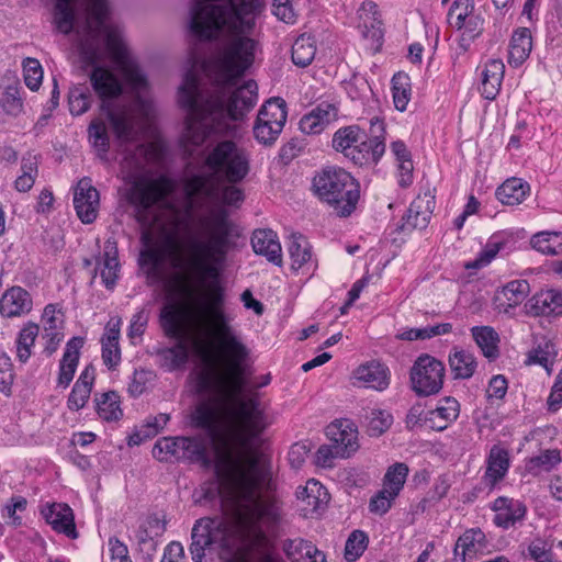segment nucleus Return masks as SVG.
Masks as SVG:
<instances>
[{
    "mask_svg": "<svg viewBox=\"0 0 562 562\" xmlns=\"http://www.w3.org/2000/svg\"><path fill=\"white\" fill-rule=\"evenodd\" d=\"M263 0H194L190 32L200 41L223 35L221 46L203 69L212 90L205 93L199 78V58H188V69L178 91V101L187 111L182 142L198 147L213 133L227 127V119L241 120L257 103V83L238 80L255 61L257 42L251 34Z\"/></svg>",
    "mask_w": 562,
    "mask_h": 562,
    "instance_id": "f257e3e1",
    "label": "nucleus"
},
{
    "mask_svg": "<svg viewBox=\"0 0 562 562\" xmlns=\"http://www.w3.org/2000/svg\"><path fill=\"white\" fill-rule=\"evenodd\" d=\"M267 479L268 472L256 458L248 470L224 462L214 465V481L203 487V497L228 503L232 515L195 521L189 547L193 562H212L214 555L231 562L244 554H252L257 562H283L269 539L281 520L280 503L257 495Z\"/></svg>",
    "mask_w": 562,
    "mask_h": 562,
    "instance_id": "f03ea898",
    "label": "nucleus"
},
{
    "mask_svg": "<svg viewBox=\"0 0 562 562\" xmlns=\"http://www.w3.org/2000/svg\"><path fill=\"white\" fill-rule=\"evenodd\" d=\"M201 237L191 234L183 239L184 258L178 259L177 267L193 274L200 284L206 285L210 303L202 304L194 315L193 327L196 336L192 340L194 353L204 363L203 369L213 368L212 339L216 340L226 370L218 378L231 386L233 392H243L246 386L244 363L249 357V349L243 342L237 330L232 326L233 317L227 314L225 290L220 282L227 254L233 246L234 224L227 211L220 210L209 216L196 220Z\"/></svg>",
    "mask_w": 562,
    "mask_h": 562,
    "instance_id": "7ed1b4c3",
    "label": "nucleus"
},
{
    "mask_svg": "<svg viewBox=\"0 0 562 562\" xmlns=\"http://www.w3.org/2000/svg\"><path fill=\"white\" fill-rule=\"evenodd\" d=\"M195 392L210 397L193 407L189 423L192 428L204 430L206 436L164 437L157 440L153 457L158 461L167 462L175 458L210 468L209 443L231 442L235 448L246 450L269 426L258 394L243 397V392H233L210 368L196 373Z\"/></svg>",
    "mask_w": 562,
    "mask_h": 562,
    "instance_id": "20e7f679",
    "label": "nucleus"
},
{
    "mask_svg": "<svg viewBox=\"0 0 562 562\" xmlns=\"http://www.w3.org/2000/svg\"><path fill=\"white\" fill-rule=\"evenodd\" d=\"M108 0H56L53 7V24L65 35L76 32L82 60L92 69L101 67L102 37L106 49L117 60L126 56L119 27L108 23Z\"/></svg>",
    "mask_w": 562,
    "mask_h": 562,
    "instance_id": "39448f33",
    "label": "nucleus"
},
{
    "mask_svg": "<svg viewBox=\"0 0 562 562\" xmlns=\"http://www.w3.org/2000/svg\"><path fill=\"white\" fill-rule=\"evenodd\" d=\"M215 173H193L183 183L184 213L189 222L183 223L184 238L191 234L201 237L196 220L209 216L223 207L212 210L220 201L228 206H238L245 199L244 191L236 183L223 184ZM224 211H226L224 209Z\"/></svg>",
    "mask_w": 562,
    "mask_h": 562,
    "instance_id": "423d86ee",
    "label": "nucleus"
},
{
    "mask_svg": "<svg viewBox=\"0 0 562 562\" xmlns=\"http://www.w3.org/2000/svg\"><path fill=\"white\" fill-rule=\"evenodd\" d=\"M313 189L322 202L331 206L340 217L356 210L360 198L358 181L345 169L326 167L313 178Z\"/></svg>",
    "mask_w": 562,
    "mask_h": 562,
    "instance_id": "0eeeda50",
    "label": "nucleus"
},
{
    "mask_svg": "<svg viewBox=\"0 0 562 562\" xmlns=\"http://www.w3.org/2000/svg\"><path fill=\"white\" fill-rule=\"evenodd\" d=\"M89 79L116 139L121 143L133 142L136 138L133 116L125 108H112L109 102L121 95L123 90L116 76L104 67H95L89 74Z\"/></svg>",
    "mask_w": 562,
    "mask_h": 562,
    "instance_id": "6e6552de",
    "label": "nucleus"
},
{
    "mask_svg": "<svg viewBox=\"0 0 562 562\" xmlns=\"http://www.w3.org/2000/svg\"><path fill=\"white\" fill-rule=\"evenodd\" d=\"M204 166L227 183H240L250 172V154L231 139L217 142L210 148Z\"/></svg>",
    "mask_w": 562,
    "mask_h": 562,
    "instance_id": "1a4fd4ad",
    "label": "nucleus"
},
{
    "mask_svg": "<svg viewBox=\"0 0 562 562\" xmlns=\"http://www.w3.org/2000/svg\"><path fill=\"white\" fill-rule=\"evenodd\" d=\"M171 190V182L164 177L157 180H135L127 191L126 199L134 206L137 222L148 225L156 220L153 207L165 202Z\"/></svg>",
    "mask_w": 562,
    "mask_h": 562,
    "instance_id": "9d476101",
    "label": "nucleus"
},
{
    "mask_svg": "<svg viewBox=\"0 0 562 562\" xmlns=\"http://www.w3.org/2000/svg\"><path fill=\"white\" fill-rule=\"evenodd\" d=\"M445 366L429 355L419 356L411 368L412 390L418 396H430L440 392L443 385Z\"/></svg>",
    "mask_w": 562,
    "mask_h": 562,
    "instance_id": "9b49d317",
    "label": "nucleus"
},
{
    "mask_svg": "<svg viewBox=\"0 0 562 562\" xmlns=\"http://www.w3.org/2000/svg\"><path fill=\"white\" fill-rule=\"evenodd\" d=\"M99 202V191L91 186V180L89 178L81 179L75 189L74 205L82 223L91 224L94 222Z\"/></svg>",
    "mask_w": 562,
    "mask_h": 562,
    "instance_id": "f8f14e48",
    "label": "nucleus"
},
{
    "mask_svg": "<svg viewBox=\"0 0 562 562\" xmlns=\"http://www.w3.org/2000/svg\"><path fill=\"white\" fill-rule=\"evenodd\" d=\"M41 514L55 531L64 533L70 539H76L78 537L74 513L67 504H47L42 508Z\"/></svg>",
    "mask_w": 562,
    "mask_h": 562,
    "instance_id": "ddd939ff",
    "label": "nucleus"
},
{
    "mask_svg": "<svg viewBox=\"0 0 562 562\" xmlns=\"http://www.w3.org/2000/svg\"><path fill=\"white\" fill-rule=\"evenodd\" d=\"M491 508L495 512L493 522L503 529H509L522 521L527 514V507L522 502L505 496L497 497Z\"/></svg>",
    "mask_w": 562,
    "mask_h": 562,
    "instance_id": "4468645a",
    "label": "nucleus"
},
{
    "mask_svg": "<svg viewBox=\"0 0 562 562\" xmlns=\"http://www.w3.org/2000/svg\"><path fill=\"white\" fill-rule=\"evenodd\" d=\"M359 29L366 40L371 41V48L379 50L382 45V22L378 11V4L371 0L364 1L358 10Z\"/></svg>",
    "mask_w": 562,
    "mask_h": 562,
    "instance_id": "2eb2a0df",
    "label": "nucleus"
},
{
    "mask_svg": "<svg viewBox=\"0 0 562 562\" xmlns=\"http://www.w3.org/2000/svg\"><path fill=\"white\" fill-rule=\"evenodd\" d=\"M328 438L334 446L340 451V458H348L352 452L357 451L358 431L353 424L349 420H336L327 427Z\"/></svg>",
    "mask_w": 562,
    "mask_h": 562,
    "instance_id": "dca6fc26",
    "label": "nucleus"
},
{
    "mask_svg": "<svg viewBox=\"0 0 562 562\" xmlns=\"http://www.w3.org/2000/svg\"><path fill=\"white\" fill-rule=\"evenodd\" d=\"M296 496L304 503L305 516L319 514L329 502L327 490L316 480H310L304 487H299Z\"/></svg>",
    "mask_w": 562,
    "mask_h": 562,
    "instance_id": "f3484780",
    "label": "nucleus"
},
{
    "mask_svg": "<svg viewBox=\"0 0 562 562\" xmlns=\"http://www.w3.org/2000/svg\"><path fill=\"white\" fill-rule=\"evenodd\" d=\"M33 306L30 293L21 286L8 289L0 299V314L4 317H15L27 314Z\"/></svg>",
    "mask_w": 562,
    "mask_h": 562,
    "instance_id": "a211bd4d",
    "label": "nucleus"
},
{
    "mask_svg": "<svg viewBox=\"0 0 562 562\" xmlns=\"http://www.w3.org/2000/svg\"><path fill=\"white\" fill-rule=\"evenodd\" d=\"M530 292L526 280H513L495 293L494 304L499 312L508 313L521 304Z\"/></svg>",
    "mask_w": 562,
    "mask_h": 562,
    "instance_id": "6ab92c4d",
    "label": "nucleus"
},
{
    "mask_svg": "<svg viewBox=\"0 0 562 562\" xmlns=\"http://www.w3.org/2000/svg\"><path fill=\"white\" fill-rule=\"evenodd\" d=\"M435 207L434 195L425 193L418 195L409 205L406 214L403 216V227L407 228H425L430 220Z\"/></svg>",
    "mask_w": 562,
    "mask_h": 562,
    "instance_id": "aec40b11",
    "label": "nucleus"
},
{
    "mask_svg": "<svg viewBox=\"0 0 562 562\" xmlns=\"http://www.w3.org/2000/svg\"><path fill=\"white\" fill-rule=\"evenodd\" d=\"M251 246L257 255L265 256L276 266L282 265L281 245L272 229H256L251 236Z\"/></svg>",
    "mask_w": 562,
    "mask_h": 562,
    "instance_id": "412c9836",
    "label": "nucleus"
},
{
    "mask_svg": "<svg viewBox=\"0 0 562 562\" xmlns=\"http://www.w3.org/2000/svg\"><path fill=\"white\" fill-rule=\"evenodd\" d=\"M337 109L334 104L323 102L300 120V130L305 134H319L336 120Z\"/></svg>",
    "mask_w": 562,
    "mask_h": 562,
    "instance_id": "4be33fe9",
    "label": "nucleus"
},
{
    "mask_svg": "<svg viewBox=\"0 0 562 562\" xmlns=\"http://www.w3.org/2000/svg\"><path fill=\"white\" fill-rule=\"evenodd\" d=\"M353 378L364 387L385 390L390 384L389 369L379 362H368L353 371Z\"/></svg>",
    "mask_w": 562,
    "mask_h": 562,
    "instance_id": "5701e85b",
    "label": "nucleus"
},
{
    "mask_svg": "<svg viewBox=\"0 0 562 562\" xmlns=\"http://www.w3.org/2000/svg\"><path fill=\"white\" fill-rule=\"evenodd\" d=\"M55 305L48 304L43 313V338L46 339L44 352L50 357L64 339L63 321L55 316Z\"/></svg>",
    "mask_w": 562,
    "mask_h": 562,
    "instance_id": "b1692460",
    "label": "nucleus"
},
{
    "mask_svg": "<svg viewBox=\"0 0 562 562\" xmlns=\"http://www.w3.org/2000/svg\"><path fill=\"white\" fill-rule=\"evenodd\" d=\"M83 346L82 337H72L66 345L65 352L59 363L58 384L67 387L74 379L80 349Z\"/></svg>",
    "mask_w": 562,
    "mask_h": 562,
    "instance_id": "393cba45",
    "label": "nucleus"
},
{
    "mask_svg": "<svg viewBox=\"0 0 562 562\" xmlns=\"http://www.w3.org/2000/svg\"><path fill=\"white\" fill-rule=\"evenodd\" d=\"M364 137H367V135L363 133L360 140L350 149V153L347 154V158L360 167L376 165L385 151V144H373L364 139Z\"/></svg>",
    "mask_w": 562,
    "mask_h": 562,
    "instance_id": "a878e982",
    "label": "nucleus"
},
{
    "mask_svg": "<svg viewBox=\"0 0 562 562\" xmlns=\"http://www.w3.org/2000/svg\"><path fill=\"white\" fill-rule=\"evenodd\" d=\"M95 378V370L92 364H88L80 373L76 381L70 395L68 397V407L71 411H79L88 402L93 382Z\"/></svg>",
    "mask_w": 562,
    "mask_h": 562,
    "instance_id": "bb28decb",
    "label": "nucleus"
},
{
    "mask_svg": "<svg viewBox=\"0 0 562 562\" xmlns=\"http://www.w3.org/2000/svg\"><path fill=\"white\" fill-rule=\"evenodd\" d=\"M460 413L459 402L453 397H445L441 404L427 413L425 420L429 423V427L438 431H442L448 424L456 420Z\"/></svg>",
    "mask_w": 562,
    "mask_h": 562,
    "instance_id": "cd10ccee",
    "label": "nucleus"
},
{
    "mask_svg": "<svg viewBox=\"0 0 562 562\" xmlns=\"http://www.w3.org/2000/svg\"><path fill=\"white\" fill-rule=\"evenodd\" d=\"M505 74V65L501 59H491L482 72L481 91L486 100H494L499 92Z\"/></svg>",
    "mask_w": 562,
    "mask_h": 562,
    "instance_id": "c85d7f7f",
    "label": "nucleus"
},
{
    "mask_svg": "<svg viewBox=\"0 0 562 562\" xmlns=\"http://www.w3.org/2000/svg\"><path fill=\"white\" fill-rule=\"evenodd\" d=\"M532 48L531 32L528 27L517 29L512 36L508 52L510 66L519 67L529 57Z\"/></svg>",
    "mask_w": 562,
    "mask_h": 562,
    "instance_id": "c756f323",
    "label": "nucleus"
},
{
    "mask_svg": "<svg viewBox=\"0 0 562 562\" xmlns=\"http://www.w3.org/2000/svg\"><path fill=\"white\" fill-rule=\"evenodd\" d=\"M485 542V535L480 528L469 529L459 537L453 550L454 557L464 562L467 557H473L483 549Z\"/></svg>",
    "mask_w": 562,
    "mask_h": 562,
    "instance_id": "7c9ffc66",
    "label": "nucleus"
},
{
    "mask_svg": "<svg viewBox=\"0 0 562 562\" xmlns=\"http://www.w3.org/2000/svg\"><path fill=\"white\" fill-rule=\"evenodd\" d=\"M119 269L116 243L109 239L104 245L102 267H100V276L106 289L111 290L115 286Z\"/></svg>",
    "mask_w": 562,
    "mask_h": 562,
    "instance_id": "2f4dec72",
    "label": "nucleus"
},
{
    "mask_svg": "<svg viewBox=\"0 0 562 562\" xmlns=\"http://www.w3.org/2000/svg\"><path fill=\"white\" fill-rule=\"evenodd\" d=\"M529 190L530 187L527 182H522L518 178H512L497 188L496 198L502 204L517 205L525 200Z\"/></svg>",
    "mask_w": 562,
    "mask_h": 562,
    "instance_id": "473e14b6",
    "label": "nucleus"
},
{
    "mask_svg": "<svg viewBox=\"0 0 562 562\" xmlns=\"http://www.w3.org/2000/svg\"><path fill=\"white\" fill-rule=\"evenodd\" d=\"M448 361L453 379H470L475 372L476 361L469 351L454 348L450 352Z\"/></svg>",
    "mask_w": 562,
    "mask_h": 562,
    "instance_id": "72a5a7b5",
    "label": "nucleus"
},
{
    "mask_svg": "<svg viewBox=\"0 0 562 562\" xmlns=\"http://www.w3.org/2000/svg\"><path fill=\"white\" fill-rule=\"evenodd\" d=\"M156 356L159 359L160 367L173 371L187 363L189 352L187 345L180 339L172 347L157 349Z\"/></svg>",
    "mask_w": 562,
    "mask_h": 562,
    "instance_id": "f704fd0d",
    "label": "nucleus"
},
{
    "mask_svg": "<svg viewBox=\"0 0 562 562\" xmlns=\"http://www.w3.org/2000/svg\"><path fill=\"white\" fill-rule=\"evenodd\" d=\"M473 339L482 350V353L488 359L498 357V334L490 326H475L471 329Z\"/></svg>",
    "mask_w": 562,
    "mask_h": 562,
    "instance_id": "c9c22d12",
    "label": "nucleus"
},
{
    "mask_svg": "<svg viewBox=\"0 0 562 562\" xmlns=\"http://www.w3.org/2000/svg\"><path fill=\"white\" fill-rule=\"evenodd\" d=\"M509 467V458L506 450L493 447L490 452L485 479L494 485L502 480L507 473Z\"/></svg>",
    "mask_w": 562,
    "mask_h": 562,
    "instance_id": "e433bc0d",
    "label": "nucleus"
},
{
    "mask_svg": "<svg viewBox=\"0 0 562 562\" xmlns=\"http://www.w3.org/2000/svg\"><path fill=\"white\" fill-rule=\"evenodd\" d=\"M285 102L279 98L267 101L257 115V120L274 125V128L284 126L286 121Z\"/></svg>",
    "mask_w": 562,
    "mask_h": 562,
    "instance_id": "4c0bfd02",
    "label": "nucleus"
},
{
    "mask_svg": "<svg viewBox=\"0 0 562 562\" xmlns=\"http://www.w3.org/2000/svg\"><path fill=\"white\" fill-rule=\"evenodd\" d=\"M21 172L14 182V187L19 192H27L34 186L38 175V159L36 155L27 153L22 157Z\"/></svg>",
    "mask_w": 562,
    "mask_h": 562,
    "instance_id": "58836bf2",
    "label": "nucleus"
},
{
    "mask_svg": "<svg viewBox=\"0 0 562 562\" xmlns=\"http://www.w3.org/2000/svg\"><path fill=\"white\" fill-rule=\"evenodd\" d=\"M530 244L537 251L555 256L562 252V232H540L531 237Z\"/></svg>",
    "mask_w": 562,
    "mask_h": 562,
    "instance_id": "ea45409f",
    "label": "nucleus"
},
{
    "mask_svg": "<svg viewBox=\"0 0 562 562\" xmlns=\"http://www.w3.org/2000/svg\"><path fill=\"white\" fill-rule=\"evenodd\" d=\"M562 307V294L553 290H548L536 294L530 300V308L536 315H546L559 313L558 308Z\"/></svg>",
    "mask_w": 562,
    "mask_h": 562,
    "instance_id": "a19ab883",
    "label": "nucleus"
},
{
    "mask_svg": "<svg viewBox=\"0 0 562 562\" xmlns=\"http://www.w3.org/2000/svg\"><path fill=\"white\" fill-rule=\"evenodd\" d=\"M316 54L315 41L305 34L300 35L292 45V61L299 67L308 66Z\"/></svg>",
    "mask_w": 562,
    "mask_h": 562,
    "instance_id": "79ce46f5",
    "label": "nucleus"
},
{
    "mask_svg": "<svg viewBox=\"0 0 562 562\" xmlns=\"http://www.w3.org/2000/svg\"><path fill=\"white\" fill-rule=\"evenodd\" d=\"M293 269H300L312 258L311 246L307 239L301 234H292L288 247Z\"/></svg>",
    "mask_w": 562,
    "mask_h": 562,
    "instance_id": "37998d69",
    "label": "nucleus"
},
{
    "mask_svg": "<svg viewBox=\"0 0 562 562\" xmlns=\"http://www.w3.org/2000/svg\"><path fill=\"white\" fill-rule=\"evenodd\" d=\"M119 398L114 391L103 393L100 397L95 396L98 415L106 422L120 419L123 413L120 408Z\"/></svg>",
    "mask_w": 562,
    "mask_h": 562,
    "instance_id": "c03bdc74",
    "label": "nucleus"
},
{
    "mask_svg": "<svg viewBox=\"0 0 562 562\" xmlns=\"http://www.w3.org/2000/svg\"><path fill=\"white\" fill-rule=\"evenodd\" d=\"M88 133L92 146L97 149L98 157L102 160H106L110 138L105 123L101 119L93 120L89 125Z\"/></svg>",
    "mask_w": 562,
    "mask_h": 562,
    "instance_id": "a18cd8bd",
    "label": "nucleus"
},
{
    "mask_svg": "<svg viewBox=\"0 0 562 562\" xmlns=\"http://www.w3.org/2000/svg\"><path fill=\"white\" fill-rule=\"evenodd\" d=\"M363 132L357 125H350L339 128L333 137V147L337 151H341L345 157L350 153V149L360 140Z\"/></svg>",
    "mask_w": 562,
    "mask_h": 562,
    "instance_id": "49530a36",
    "label": "nucleus"
},
{
    "mask_svg": "<svg viewBox=\"0 0 562 562\" xmlns=\"http://www.w3.org/2000/svg\"><path fill=\"white\" fill-rule=\"evenodd\" d=\"M92 103V94L86 85H77L69 90L68 105L72 115L86 113Z\"/></svg>",
    "mask_w": 562,
    "mask_h": 562,
    "instance_id": "de8ad7c7",
    "label": "nucleus"
},
{
    "mask_svg": "<svg viewBox=\"0 0 562 562\" xmlns=\"http://www.w3.org/2000/svg\"><path fill=\"white\" fill-rule=\"evenodd\" d=\"M38 325L30 322L19 333L16 339V356L21 362H26L31 357V348L38 336Z\"/></svg>",
    "mask_w": 562,
    "mask_h": 562,
    "instance_id": "09e8293b",
    "label": "nucleus"
},
{
    "mask_svg": "<svg viewBox=\"0 0 562 562\" xmlns=\"http://www.w3.org/2000/svg\"><path fill=\"white\" fill-rule=\"evenodd\" d=\"M392 91L395 108L401 112L405 111L411 97L409 77L402 72L395 74L392 78Z\"/></svg>",
    "mask_w": 562,
    "mask_h": 562,
    "instance_id": "8fccbe9b",
    "label": "nucleus"
},
{
    "mask_svg": "<svg viewBox=\"0 0 562 562\" xmlns=\"http://www.w3.org/2000/svg\"><path fill=\"white\" fill-rule=\"evenodd\" d=\"M160 325L169 338L182 339L183 330L178 311L173 306H165L160 313Z\"/></svg>",
    "mask_w": 562,
    "mask_h": 562,
    "instance_id": "3c124183",
    "label": "nucleus"
},
{
    "mask_svg": "<svg viewBox=\"0 0 562 562\" xmlns=\"http://www.w3.org/2000/svg\"><path fill=\"white\" fill-rule=\"evenodd\" d=\"M554 346L551 341L546 340L543 344H539L537 347L532 348L527 355V364H539L543 367L547 372L550 374L552 371L553 362L550 361V357H554Z\"/></svg>",
    "mask_w": 562,
    "mask_h": 562,
    "instance_id": "603ef678",
    "label": "nucleus"
},
{
    "mask_svg": "<svg viewBox=\"0 0 562 562\" xmlns=\"http://www.w3.org/2000/svg\"><path fill=\"white\" fill-rule=\"evenodd\" d=\"M473 11L474 0H454L448 11V23L457 30H462Z\"/></svg>",
    "mask_w": 562,
    "mask_h": 562,
    "instance_id": "864d4df0",
    "label": "nucleus"
},
{
    "mask_svg": "<svg viewBox=\"0 0 562 562\" xmlns=\"http://www.w3.org/2000/svg\"><path fill=\"white\" fill-rule=\"evenodd\" d=\"M407 474L408 467L405 463H395L385 473L383 488H387L393 495H398L404 486Z\"/></svg>",
    "mask_w": 562,
    "mask_h": 562,
    "instance_id": "5fc2aeb1",
    "label": "nucleus"
},
{
    "mask_svg": "<svg viewBox=\"0 0 562 562\" xmlns=\"http://www.w3.org/2000/svg\"><path fill=\"white\" fill-rule=\"evenodd\" d=\"M368 536L364 531L361 530H353L345 546V559L348 562H355L357 559H359L368 546Z\"/></svg>",
    "mask_w": 562,
    "mask_h": 562,
    "instance_id": "6e6d98bb",
    "label": "nucleus"
},
{
    "mask_svg": "<svg viewBox=\"0 0 562 562\" xmlns=\"http://www.w3.org/2000/svg\"><path fill=\"white\" fill-rule=\"evenodd\" d=\"M367 431L372 437H379L392 425V415L384 411L373 409L367 417Z\"/></svg>",
    "mask_w": 562,
    "mask_h": 562,
    "instance_id": "4d7b16f0",
    "label": "nucleus"
},
{
    "mask_svg": "<svg viewBox=\"0 0 562 562\" xmlns=\"http://www.w3.org/2000/svg\"><path fill=\"white\" fill-rule=\"evenodd\" d=\"M283 551L292 562H299L304 554L315 553L316 547L304 539H286L283 542Z\"/></svg>",
    "mask_w": 562,
    "mask_h": 562,
    "instance_id": "13d9d810",
    "label": "nucleus"
},
{
    "mask_svg": "<svg viewBox=\"0 0 562 562\" xmlns=\"http://www.w3.org/2000/svg\"><path fill=\"white\" fill-rule=\"evenodd\" d=\"M504 247V243L496 240L493 237L484 247V249L479 254V256L471 262L465 265L467 269H480L487 266L499 252V250Z\"/></svg>",
    "mask_w": 562,
    "mask_h": 562,
    "instance_id": "bf43d9fd",
    "label": "nucleus"
},
{
    "mask_svg": "<svg viewBox=\"0 0 562 562\" xmlns=\"http://www.w3.org/2000/svg\"><path fill=\"white\" fill-rule=\"evenodd\" d=\"M483 24L484 19L480 14H474V12L465 20V24L462 26L463 33L460 40V46H462L463 49L468 48L469 42L482 34Z\"/></svg>",
    "mask_w": 562,
    "mask_h": 562,
    "instance_id": "052dcab7",
    "label": "nucleus"
},
{
    "mask_svg": "<svg viewBox=\"0 0 562 562\" xmlns=\"http://www.w3.org/2000/svg\"><path fill=\"white\" fill-rule=\"evenodd\" d=\"M452 330L450 323L437 324L425 328L411 329L402 335L407 340L428 339L435 336L445 335Z\"/></svg>",
    "mask_w": 562,
    "mask_h": 562,
    "instance_id": "680f3d73",
    "label": "nucleus"
},
{
    "mask_svg": "<svg viewBox=\"0 0 562 562\" xmlns=\"http://www.w3.org/2000/svg\"><path fill=\"white\" fill-rule=\"evenodd\" d=\"M23 71L25 85L33 91L37 90L43 79V70L40 61L30 57L24 59Z\"/></svg>",
    "mask_w": 562,
    "mask_h": 562,
    "instance_id": "e2e57ef3",
    "label": "nucleus"
},
{
    "mask_svg": "<svg viewBox=\"0 0 562 562\" xmlns=\"http://www.w3.org/2000/svg\"><path fill=\"white\" fill-rule=\"evenodd\" d=\"M561 462V454L558 449H548L542 451L539 456L533 457L529 461L530 470L541 468L547 471Z\"/></svg>",
    "mask_w": 562,
    "mask_h": 562,
    "instance_id": "0e129e2a",
    "label": "nucleus"
},
{
    "mask_svg": "<svg viewBox=\"0 0 562 562\" xmlns=\"http://www.w3.org/2000/svg\"><path fill=\"white\" fill-rule=\"evenodd\" d=\"M396 496L390 493L387 488H382L370 499V512L381 516L384 515L391 508L392 502Z\"/></svg>",
    "mask_w": 562,
    "mask_h": 562,
    "instance_id": "69168bd1",
    "label": "nucleus"
},
{
    "mask_svg": "<svg viewBox=\"0 0 562 562\" xmlns=\"http://www.w3.org/2000/svg\"><path fill=\"white\" fill-rule=\"evenodd\" d=\"M281 132L282 127L274 128V125L260 122L259 120H256L254 125L255 137L259 143L263 145L273 144Z\"/></svg>",
    "mask_w": 562,
    "mask_h": 562,
    "instance_id": "338daca9",
    "label": "nucleus"
},
{
    "mask_svg": "<svg viewBox=\"0 0 562 562\" xmlns=\"http://www.w3.org/2000/svg\"><path fill=\"white\" fill-rule=\"evenodd\" d=\"M528 553L537 562H551V546L542 538H537L530 542Z\"/></svg>",
    "mask_w": 562,
    "mask_h": 562,
    "instance_id": "774afa93",
    "label": "nucleus"
}]
</instances>
